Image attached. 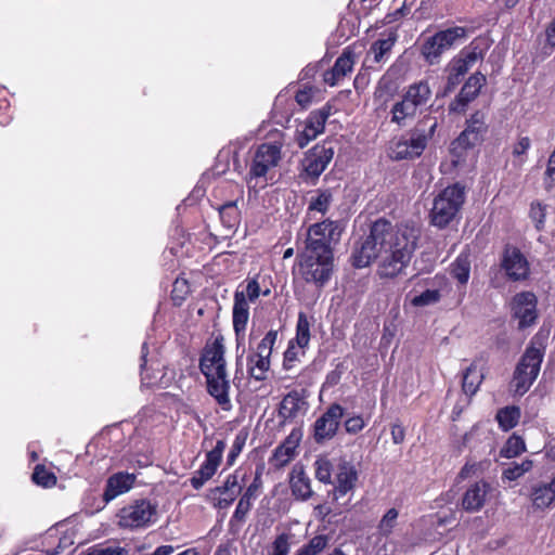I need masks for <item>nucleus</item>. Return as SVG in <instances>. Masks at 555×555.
Returning <instances> with one entry per match:
<instances>
[{
    "label": "nucleus",
    "mask_w": 555,
    "mask_h": 555,
    "mask_svg": "<svg viewBox=\"0 0 555 555\" xmlns=\"http://www.w3.org/2000/svg\"><path fill=\"white\" fill-rule=\"evenodd\" d=\"M332 115V106L326 104L323 107L312 111L307 119L305 120V124L315 132L317 135L323 132L325 122L328 119V117Z\"/></svg>",
    "instance_id": "473e14b6"
},
{
    "label": "nucleus",
    "mask_w": 555,
    "mask_h": 555,
    "mask_svg": "<svg viewBox=\"0 0 555 555\" xmlns=\"http://www.w3.org/2000/svg\"><path fill=\"white\" fill-rule=\"evenodd\" d=\"M447 72H448V78H447V85H446V92H451L461 82L463 76L453 70H447Z\"/></svg>",
    "instance_id": "338daca9"
},
{
    "label": "nucleus",
    "mask_w": 555,
    "mask_h": 555,
    "mask_svg": "<svg viewBox=\"0 0 555 555\" xmlns=\"http://www.w3.org/2000/svg\"><path fill=\"white\" fill-rule=\"evenodd\" d=\"M434 37L443 50L447 51L451 49L457 40L466 37V29L461 26H454L436 33Z\"/></svg>",
    "instance_id": "2f4dec72"
},
{
    "label": "nucleus",
    "mask_w": 555,
    "mask_h": 555,
    "mask_svg": "<svg viewBox=\"0 0 555 555\" xmlns=\"http://www.w3.org/2000/svg\"><path fill=\"white\" fill-rule=\"evenodd\" d=\"M530 217L535 223V228L538 230L542 229L545 221V206L540 203L532 204L530 208Z\"/></svg>",
    "instance_id": "052dcab7"
},
{
    "label": "nucleus",
    "mask_w": 555,
    "mask_h": 555,
    "mask_svg": "<svg viewBox=\"0 0 555 555\" xmlns=\"http://www.w3.org/2000/svg\"><path fill=\"white\" fill-rule=\"evenodd\" d=\"M490 491V485L486 481H477L469 486L462 499V506L466 512L475 513L480 511Z\"/></svg>",
    "instance_id": "aec40b11"
},
{
    "label": "nucleus",
    "mask_w": 555,
    "mask_h": 555,
    "mask_svg": "<svg viewBox=\"0 0 555 555\" xmlns=\"http://www.w3.org/2000/svg\"><path fill=\"white\" fill-rule=\"evenodd\" d=\"M223 338L206 344L199 358V370L206 379V390L223 411L232 410L230 376L224 358Z\"/></svg>",
    "instance_id": "f03ea898"
},
{
    "label": "nucleus",
    "mask_w": 555,
    "mask_h": 555,
    "mask_svg": "<svg viewBox=\"0 0 555 555\" xmlns=\"http://www.w3.org/2000/svg\"><path fill=\"white\" fill-rule=\"evenodd\" d=\"M292 494L296 500L307 501L313 495L311 480L302 467H295L289 477Z\"/></svg>",
    "instance_id": "b1692460"
},
{
    "label": "nucleus",
    "mask_w": 555,
    "mask_h": 555,
    "mask_svg": "<svg viewBox=\"0 0 555 555\" xmlns=\"http://www.w3.org/2000/svg\"><path fill=\"white\" fill-rule=\"evenodd\" d=\"M545 348L537 343L535 337L532 338L517 362L513 373L511 387L516 395L524 396L537 380Z\"/></svg>",
    "instance_id": "423d86ee"
},
{
    "label": "nucleus",
    "mask_w": 555,
    "mask_h": 555,
    "mask_svg": "<svg viewBox=\"0 0 555 555\" xmlns=\"http://www.w3.org/2000/svg\"><path fill=\"white\" fill-rule=\"evenodd\" d=\"M431 94L428 81L420 80L410 85L403 95L418 111L429 102Z\"/></svg>",
    "instance_id": "393cba45"
},
{
    "label": "nucleus",
    "mask_w": 555,
    "mask_h": 555,
    "mask_svg": "<svg viewBox=\"0 0 555 555\" xmlns=\"http://www.w3.org/2000/svg\"><path fill=\"white\" fill-rule=\"evenodd\" d=\"M244 480L245 476L235 470L225 478L222 486L212 489L211 495L215 506L218 508L229 507L242 491Z\"/></svg>",
    "instance_id": "2eb2a0df"
},
{
    "label": "nucleus",
    "mask_w": 555,
    "mask_h": 555,
    "mask_svg": "<svg viewBox=\"0 0 555 555\" xmlns=\"http://www.w3.org/2000/svg\"><path fill=\"white\" fill-rule=\"evenodd\" d=\"M292 533L283 532L274 539L272 542L271 551L269 555H288L291 550Z\"/></svg>",
    "instance_id": "8fccbe9b"
},
{
    "label": "nucleus",
    "mask_w": 555,
    "mask_h": 555,
    "mask_svg": "<svg viewBox=\"0 0 555 555\" xmlns=\"http://www.w3.org/2000/svg\"><path fill=\"white\" fill-rule=\"evenodd\" d=\"M482 59V52L478 46L470 43L462 49L448 64L447 70H453L463 77L465 74Z\"/></svg>",
    "instance_id": "6ab92c4d"
},
{
    "label": "nucleus",
    "mask_w": 555,
    "mask_h": 555,
    "mask_svg": "<svg viewBox=\"0 0 555 555\" xmlns=\"http://www.w3.org/2000/svg\"><path fill=\"white\" fill-rule=\"evenodd\" d=\"M334 153V146L331 142H323L313 146L302 160L306 176L318 179L333 159Z\"/></svg>",
    "instance_id": "9d476101"
},
{
    "label": "nucleus",
    "mask_w": 555,
    "mask_h": 555,
    "mask_svg": "<svg viewBox=\"0 0 555 555\" xmlns=\"http://www.w3.org/2000/svg\"><path fill=\"white\" fill-rule=\"evenodd\" d=\"M446 51L439 44V42L435 39L434 36L428 37L421 48V53L425 61L430 64L435 65L440 62L441 55Z\"/></svg>",
    "instance_id": "4c0bfd02"
},
{
    "label": "nucleus",
    "mask_w": 555,
    "mask_h": 555,
    "mask_svg": "<svg viewBox=\"0 0 555 555\" xmlns=\"http://www.w3.org/2000/svg\"><path fill=\"white\" fill-rule=\"evenodd\" d=\"M82 555H129V551L119 545H93L89 547Z\"/></svg>",
    "instance_id": "3c124183"
},
{
    "label": "nucleus",
    "mask_w": 555,
    "mask_h": 555,
    "mask_svg": "<svg viewBox=\"0 0 555 555\" xmlns=\"http://www.w3.org/2000/svg\"><path fill=\"white\" fill-rule=\"evenodd\" d=\"M526 451V444L520 436L513 434L500 451V455L505 459L516 457Z\"/></svg>",
    "instance_id": "79ce46f5"
},
{
    "label": "nucleus",
    "mask_w": 555,
    "mask_h": 555,
    "mask_svg": "<svg viewBox=\"0 0 555 555\" xmlns=\"http://www.w3.org/2000/svg\"><path fill=\"white\" fill-rule=\"evenodd\" d=\"M247 367L253 378L263 380L270 367V358L253 352L247 358Z\"/></svg>",
    "instance_id": "c756f323"
},
{
    "label": "nucleus",
    "mask_w": 555,
    "mask_h": 555,
    "mask_svg": "<svg viewBox=\"0 0 555 555\" xmlns=\"http://www.w3.org/2000/svg\"><path fill=\"white\" fill-rule=\"evenodd\" d=\"M440 289H426L411 299L414 307H426L437 304L441 299Z\"/></svg>",
    "instance_id": "de8ad7c7"
},
{
    "label": "nucleus",
    "mask_w": 555,
    "mask_h": 555,
    "mask_svg": "<svg viewBox=\"0 0 555 555\" xmlns=\"http://www.w3.org/2000/svg\"><path fill=\"white\" fill-rule=\"evenodd\" d=\"M483 374L478 370L476 361H474L465 371L462 380V387L466 395H475L482 383Z\"/></svg>",
    "instance_id": "7c9ffc66"
},
{
    "label": "nucleus",
    "mask_w": 555,
    "mask_h": 555,
    "mask_svg": "<svg viewBox=\"0 0 555 555\" xmlns=\"http://www.w3.org/2000/svg\"><path fill=\"white\" fill-rule=\"evenodd\" d=\"M465 199L464 188L455 183L442 190L434 201L431 222L438 228L447 227L459 212Z\"/></svg>",
    "instance_id": "0eeeda50"
},
{
    "label": "nucleus",
    "mask_w": 555,
    "mask_h": 555,
    "mask_svg": "<svg viewBox=\"0 0 555 555\" xmlns=\"http://www.w3.org/2000/svg\"><path fill=\"white\" fill-rule=\"evenodd\" d=\"M245 442H246V435H243V434L236 435V437L232 443V447L230 449V452L228 454V457H227V462H228L229 466L234 464L235 460L242 452V450L245 446Z\"/></svg>",
    "instance_id": "13d9d810"
},
{
    "label": "nucleus",
    "mask_w": 555,
    "mask_h": 555,
    "mask_svg": "<svg viewBox=\"0 0 555 555\" xmlns=\"http://www.w3.org/2000/svg\"><path fill=\"white\" fill-rule=\"evenodd\" d=\"M438 121L435 117L429 115L424 116L422 120L410 131V137L406 139L412 147L414 155L418 157L425 151L428 141L434 137Z\"/></svg>",
    "instance_id": "dca6fc26"
},
{
    "label": "nucleus",
    "mask_w": 555,
    "mask_h": 555,
    "mask_svg": "<svg viewBox=\"0 0 555 555\" xmlns=\"http://www.w3.org/2000/svg\"><path fill=\"white\" fill-rule=\"evenodd\" d=\"M33 480L42 487H52L56 482L55 476L42 466H37L33 474Z\"/></svg>",
    "instance_id": "4d7b16f0"
},
{
    "label": "nucleus",
    "mask_w": 555,
    "mask_h": 555,
    "mask_svg": "<svg viewBox=\"0 0 555 555\" xmlns=\"http://www.w3.org/2000/svg\"><path fill=\"white\" fill-rule=\"evenodd\" d=\"M465 130H467V134H470L474 140L481 142L488 130L483 113H474L467 120Z\"/></svg>",
    "instance_id": "e433bc0d"
},
{
    "label": "nucleus",
    "mask_w": 555,
    "mask_h": 555,
    "mask_svg": "<svg viewBox=\"0 0 555 555\" xmlns=\"http://www.w3.org/2000/svg\"><path fill=\"white\" fill-rule=\"evenodd\" d=\"M135 476L129 473H116L107 481L103 493V500L108 503L118 495L128 492L134 483Z\"/></svg>",
    "instance_id": "412c9836"
},
{
    "label": "nucleus",
    "mask_w": 555,
    "mask_h": 555,
    "mask_svg": "<svg viewBox=\"0 0 555 555\" xmlns=\"http://www.w3.org/2000/svg\"><path fill=\"white\" fill-rule=\"evenodd\" d=\"M333 202V195L330 190H317L310 197L308 209L324 215Z\"/></svg>",
    "instance_id": "58836bf2"
},
{
    "label": "nucleus",
    "mask_w": 555,
    "mask_h": 555,
    "mask_svg": "<svg viewBox=\"0 0 555 555\" xmlns=\"http://www.w3.org/2000/svg\"><path fill=\"white\" fill-rule=\"evenodd\" d=\"M398 39L396 31H389L387 38L378 39L372 43L364 63L367 67H372V63L382 64L385 63Z\"/></svg>",
    "instance_id": "4be33fe9"
},
{
    "label": "nucleus",
    "mask_w": 555,
    "mask_h": 555,
    "mask_svg": "<svg viewBox=\"0 0 555 555\" xmlns=\"http://www.w3.org/2000/svg\"><path fill=\"white\" fill-rule=\"evenodd\" d=\"M251 508V503L248 502L247 500H244V499H240L237 505H236V508L231 517V522H234V521H237V522H243L245 521V518H246V515L248 514V512L250 511Z\"/></svg>",
    "instance_id": "bf43d9fd"
},
{
    "label": "nucleus",
    "mask_w": 555,
    "mask_h": 555,
    "mask_svg": "<svg viewBox=\"0 0 555 555\" xmlns=\"http://www.w3.org/2000/svg\"><path fill=\"white\" fill-rule=\"evenodd\" d=\"M318 135L305 122L296 129L294 140L300 149L307 146Z\"/></svg>",
    "instance_id": "6e6d98bb"
},
{
    "label": "nucleus",
    "mask_w": 555,
    "mask_h": 555,
    "mask_svg": "<svg viewBox=\"0 0 555 555\" xmlns=\"http://www.w3.org/2000/svg\"><path fill=\"white\" fill-rule=\"evenodd\" d=\"M333 259L314 256H297V274L307 283L322 288L333 273Z\"/></svg>",
    "instance_id": "6e6552de"
},
{
    "label": "nucleus",
    "mask_w": 555,
    "mask_h": 555,
    "mask_svg": "<svg viewBox=\"0 0 555 555\" xmlns=\"http://www.w3.org/2000/svg\"><path fill=\"white\" fill-rule=\"evenodd\" d=\"M343 232L339 221L325 219L311 224L307 230L305 247L297 256H314L334 260L333 246L338 243Z\"/></svg>",
    "instance_id": "39448f33"
},
{
    "label": "nucleus",
    "mask_w": 555,
    "mask_h": 555,
    "mask_svg": "<svg viewBox=\"0 0 555 555\" xmlns=\"http://www.w3.org/2000/svg\"><path fill=\"white\" fill-rule=\"evenodd\" d=\"M531 146V141L528 137H521L518 141L513 145L512 154L516 158L514 162L515 165L521 166L525 163L524 156L528 152Z\"/></svg>",
    "instance_id": "864d4df0"
},
{
    "label": "nucleus",
    "mask_w": 555,
    "mask_h": 555,
    "mask_svg": "<svg viewBox=\"0 0 555 555\" xmlns=\"http://www.w3.org/2000/svg\"><path fill=\"white\" fill-rule=\"evenodd\" d=\"M157 507L147 500H138L125 506L118 514V525L121 528L137 529L154 522Z\"/></svg>",
    "instance_id": "1a4fd4ad"
},
{
    "label": "nucleus",
    "mask_w": 555,
    "mask_h": 555,
    "mask_svg": "<svg viewBox=\"0 0 555 555\" xmlns=\"http://www.w3.org/2000/svg\"><path fill=\"white\" fill-rule=\"evenodd\" d=\"M306 404L299 392L291 391L281 401L279 414L284 420H293L305 410Z\"/></svg>",
    "instance_id": "a878e982"
},
{
    "label": "nucleus",
    "mask_w": 555,
    "mask_h": 555,
    "mask_svg": "<svg viewBox=\"0 0 555 555\" xmlns=\"http://www.w3.org/2000/svg\"><path fill=\"white\" fill-rule=\"evenodd\" d=\"M259 488V478L256 477L255 480L247 487L246 491L242 495V499L247 500L251 503V500L255 498L256 491Z\"/></svg>",
    "instance_id": "774afa93"
},
{
    "label": "nucleus",
    "mask_w": 555,
    "mask_h": 555,
    "mask_svg": "<svg viewBox=\"0 0 555 555\" xmlns=\"http://www.w3.org/2000/svg\"><path fill=\"white\" fill-rule=\"evenodd\" d=\"M502 268L508 279L524 281L529 276V262L516 247H506L503 254Z\"/></svg>",
    "instance_id": "f3484780"
},
{
    "label": "nucleus",
    "mask_w": 555,
    "mask_h": 555,
    "mask_svg": "<svg viewBox=\"0 0 555 555\" xmlns=\"http://www.w3.org/2000/svg\"><path fill=\"white\" fill-rule=\"evenodd\" d=\"M390 157L395 160H402L414 159L418 156L413 154L412 147H410V143L406 139H400L391 146Z\"/></svg>",
    "instance_id": "49530a36"
},
{
    "label": "nucleus",
    "mask_w": 555,
    "mask_h": 555,
    "mask_svg": "<svg viewBox=\"0 0 555 555\" xmlns=\"http://www.w3.org/2000/svg\"><path fill=\"white\" fill-rule=\"evenodd\" d=\"M164 421V415L158 413L154 406H144L135 416L137 429L147 430Z\"/></svg>",
    "instance_id": "c85d7f7f"
},
{
    "label": "nucleus",
    "mask_w": 555,
    "mask_h": 555,
    "mask_svg": "<svg viewBox=\"0 0 555 555\" xmlns=\"http://www.w3.org/2000/svg\"><path fill=\"white\" fill-rule=\"evenodd\" d=\"M344 416V409L338 403H334L315 421L314 440L318 443L332 439L338 429L341 417Z\"/></svg>",
    "instance_id": "ddd939ff"
},
{
    "label": "nucleus",
    "mask_w": 555,
    "mask_h": 555,
    "mask_svg": "<svg viewBox=\"0 0 555 555\" xmlns=\"http://www.w3.org/2000/svg\"><path fill=\"white\" fill-rule=\"evenodd\" d=\"M147 343L144 341L141 349V379L143 385L153 386L157 383V376L153 373H150V370L147 367L149 360H147Z\"/></svg>",
    "instance_id": "09e8293b"
},
{
    "label": "nucleus",
    "mask_w": 555,
    "mask_h": 555,
    "mask_svg": "<svg viewBox=\"0 0 555 555\" xmlns=\"http://www.w3.org/2000/svg\"><path fill=\"white\" fill-rule=\"evenodd\" d=\"M418 232L408 225L392 227L385 220L375 221L370 235L354 248L352 264L365 268L377 260L380 279H393L405 272L417 246Z\"/></svg>",
    "instance_id": "f257e3e1"
},
{
    "label": "nucleus",
    "mask_w": 555,
    "mask_h": 555,
    "mask_svg": "<svg viewBox=\"0 0 555 555\" xmlns=\"http://www.w3.org/2000/svg\"><path fill=\"white\" fill-rule=\"evenodd\" d=\"M537 297L531 292L516 294L512 301L513 317L518 320V327L531 326L537 318Z\"/></svg>",
    "instance_id": "4468645a"
},
{
    "label": "nucleus",
    "mask_w": 555,
    "mask_h": 555,
    "mask_svg": "<svg viewBox=\"0 0 555 555\" xmlns=\"http://www.w3.org/2000/svg\"><path fill=\"white\" fill-rule=\"evenodd\" d=\"M364 421L361 416H352L346 420L345 428L349 434H357L364 428Z\"/></svg>",
    "instance_id": "0e129e2a"
},
{
    "label": "nucleus",
    "mask_w": 555,
    "mask_h": 555,
    "mask_svg": "<svg viewBox=\"0 0 555 555\" xmlns=\"http://www.w3.org/2000/svg\"><path fill=\"white\" fill-rule=\"evenodd\" d=\"M398 516V509L392 507L388 509L386 514L382 517L378 524V530L383 535L387 537L392 532L393 528L397 525Z\"/></svg>",
    "instance_id": "603ef678"
},
{
    "label": "nucleus",
    "mask_w": 555,
    "mask_h": 555,
    "mask_svg": "<svg viewBox=\"0 0 555 555\" xmlns=\"http://www.w3.org/2000/svg\"><path fill=\"white\" fill-rule=\"evenodd\" d=\"M405 429L400 423H395L391 426V439L395 444H400L404 441Z\"/></svg>",
    "instance_id": "69168bd1"
},
{
    "label": "nucleus",
    "mask_w": 555,
    "mask_h": 555,
    "mask_svg": "<svg viewBox=\"0 0 555 555\" xmlns=\"http://www.w3.org/2000/svg\"><path fill=\"white\" fill-rule=\"evenodd\" d=\"M222 225L233 232L240 224L241 214L236 201H229L218 208Z\"/></svg>",
    "instance_id": "bb28decb"
},
{
    "label": "nucleus",
    "mask_w": 555,
    "mask_h": 555,
    "mask_svg": "<svg viewBox=\"0 0 555 555\" xmlns=\"http://www.w3.org/2000/svg\"><path fill=\"white\" fill-rule=\"evenodd\" d=\"M313 466L315 478L324 485H331L334 478L333 473L335 474V469L331 461L324 456L318 457Z\"/></svg>",
    "instance_id": "a19ab883"
},
{
    "label": "nucleus",
    "mask_w": 555,
    "mask_h": 555,
    "mask_svg": "<svg viewBox=\"0 0 555 555\" xmlns=\"http://www.w3.org/2000/svg\"><path fill=\"white\" fill-rule=\"evenodd\" d=\"M353 52L350 49H345L344 52L337 57L334 66L332 67L341 78L352 70L354 60Z\"/></svg>",
    "instance_id": "a18cd8bd"
},
{
    "label": "nucleus",
    "mask_w": 555,
    "mask_h": 555,
    "mask_svg": "<svg viewBox=\"0 0 555 555\" xmlns=\"http://www.w3.org/2000/svg\"><path fill=\"white\" fill-rule=\"evenodd\" d=\"M533 466L531 460H524L521 463L513 462L507 468L503 470L502 477L509 481L517 480L526 473L530 472Z\"/></svg>",
    "instance_id": "c03bdc74"
},
{
    "label": "nucleus",
    "mask_w": 555,
    "mask_h": 555,
    "mask_svg": "<svg viewBox=\"0 0 555 555\" xmlns=\"http://www.w3.org/2000/svg\"><path fill=\"white\" fill-rule=\"evenodd\" d=\"M450 273L461 285H466L470 275L469 256L461 253L451 263Z\"/></svg>",
    "instance_id": "cd10ccee"
},
{
    "label": "nucleus",
    "mask_w": 555,
    "mask_h": 555,
    "mask_svg": "<svg viewBox=\"0 0 555 555\" xmlns=\"http://www.w3.org/2000/svg\"><path fill=\"white\" fill-rule=\"evenodd\" d=\"M520 409L516 405L505 406L500 409L496 413V421L502 430L507 431L514 428L520 418Z\"/></svg>",
    "instance_id": "72a5a7b5"
},
{
    "label": "nucleus",
    "mask_w": 555,
    "mask_h": 555,
    "mask_svg": "<svg viewBox=\"0 0 555 555\" xmlns=\"http://www.w3.org/2000/svg\"><path fill=\"white\" fill-rule=\"evenodd\" d=\"M486 83V76L481 73H475L465 81L460 93L450 103L449 111L453 113H462L468 103L477 98L481 87Z\"/></svg>",
    "instance_id": "a211bd4d"
},
{
    "label": "nucleus",
    "mask_w": 555,
    "mask_h": 555,
    "mask_svg": "<svg viewBox=\"0 0 555 555\" xmlns=\"http://www.w3.org/2000/svg\"><path fill=\"white\" fill-rule=\"evenodd\" d=\"M359 480V472L352 462L343 460L336 468L333 481V499L339 500L354 491Z\"/></svg>",
    "instance_id": "9b49d317"
},
{
    "label": "nucleus",
    "mask_w": 555,
    "mask_h": 555,
    "mask_svg": "<svg viewBox=\"0 0 555 555\" xmlns=\"http://www.w3.org/2000/svg\"><path fill=\"white\" fill-rule=\"evenodd\" d=\"M275 460L281 464L288 463L295 455V448L286 444L278 447L274 451Z\"/></svg>",
    "instance_id": "680f3d73"
},
{
    "label": "nucleus",
    "mask_w": 555,
    "mask_h": 555,
    "mask_svg": "<svg viewBox=\"0 0 555 555\" xmlns=\"http://www.w3.org/2000/svg\"><path fill=\"white\" fill-rule=\"evenodd\" d=\"M328 534H317L296 551L294 555H319L330 543Z\"/></svg>",
    "instance_id": "ea45409f"
},
{
    "label": "nucleus",
    "mask_w": 555,
    "mask_h": 555,
    "mask_svg": "<svg viewBox=\"0 0 555 555\" xmlns=\"http://www.w3.org/2000/svg\"><path fill=\"white\" fill-rule=\"evenodd\" d=\"M314 95V90L309 88H304L301 90H298L296 93V102L302 107L306 108L312 103V98Z\"/></svg>",
    "instance_id": "e2e57ef3"
},
{
    "label": "nucleus",
    "mask_w": 555,
    "mask_h": 555,
    "mask_svg": "<svg viewBox=\"0 0 555 555\" xmlns=\"http://www.w3.org/2000/svg\"><path fill=\"white\" fill-rule=\"evenodd\" d=\"M284 140L282 134L273 141L259 144L248 164L246 184L248 190L263 189L268 183L269 173L279 166L282 159Z\"/></svg>",
    "instance_id": "20e7f679"
},
{
    "label": "nucleus",
    "mask_w": 555,
    "mask_h": 555,
    "mask_svg": "<svg viewBox=\"0 0 555 555\" xmlns=\"http://www.w3.org/2000/svg\"><path fill=\"white\" fill-rule=\"evenodd\" d=\"M224 449L225 441L218 440L214 449L207 452L205 461L190 479V483L195 490H199L216 474Z\"/></svg>",
    "instance_id": "f8f14e48"
},
{
    "label": "nucleus",
    "mask_w": 555,
    "mask_h": 555,
    "mask_svg": "<svg viewBox=\"0 0 555 555\" xmlns=\"http://www.w3.org/2000/svg\"><path fill=\"white\" fill-rule=\"evenodd\" d=\"M243 291L234 292L232 308V325L236 340V374L242 370V358L246 351L245 336L249 321V304L255 302L260 294L268 296L270 289L261 292L258 276L247 279Z\"/></svg>",
    "instance_id": "7ed1b4c3"
},
{
    "label": "nucleus",
    "mask_w": 555,
    "mask_h": 555,
    "mask_svg": "<svg viewBox=\"0 0 555 555\" xmlns=\"http://www.w3.org/2000/svg\"><path fill=\"white\" fill-rule=\"evenodd\" d=\"M276 337V331H269L258 344L255 353L270 358Z\"/></svg>",
    "instance_id": "5fc2aeb1"
},
{
    "label": "nucleus",
    "mask_w": 555,
    "mask_h": 555,
    "mask_svg": "<svg viewBox=\"0 0 555 555\" xmlns=\"http://www.w3.org/2000/svg\"><path fill=\"white\" fill-rule=\"evenodd\" d=\"M295 341L299 348H306L310 341V322L304 312L298 314Z\"/></svg>",
    "instance_id": "37998d69"
},
{
    "label": "nucleus",
    "mask_w": 555,
    "mask_h": 555,
    "mask_svg": "<svg viewBox=\"0 0 555 555\" xmlns=\"http://www.w3.org/2000/svg\"><path fill=\"white\" fill-rule=\"evenodd\" d=\"M534 509L545 511L555 503V490L550 482L539 481L530 487L529 493Z\"/></svg>",
    "instance_id": "5701e85b"
},
{
    "label": "nucleus",
    "mask_w": 555,
    "mask_h": 555,
    "mask_svg": "<svg viewBox=\"0 0 555 555\" xmlns=\"http://www.w3.org/2000/svg\"><path fill=\"white\" fill-rule=\"evenodd\" d=\"M417 109L402 95L401 101L397 102L391 108V121L398 126H403L408 118H413Z\"/></svg>",
    "instance_id": "f704fd0d"
},
{
    "label": "nucleus",
    "mask_w": 555,
    "mask_h": 555,
    "mask_svg": "<svg viewBox=\"0 0 555 555\" xmlns=\"http://www.w3.org/2000/svg\"><path fill=\"white\" fill-rule=\"evenodd\" d=\"M479 140H474L470 134H467V130H463L460 135L451 143L450 152L456 157L454 163H459L464 156V152L468 149L479 144Z\"/></svg>",
    "instance_id": "c9c22d12"
}]
</instances>
